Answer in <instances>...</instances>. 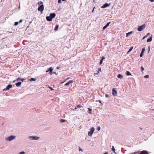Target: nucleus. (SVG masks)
I'll return each mask as SVG.
<instances>
[{"mask_svg": "<svg viewBox=\"0 0 154 154\" xmlns=\"http://www.w3.org/2000/svg\"><path fill=\"white\" fill-rule=\"evenodd\" d=\"M95 8V7H94V8H93V10H92V12H94V9Z\"/></svg>", "mask_w": 154, "mask_h": 154, "instance_id": "48", "label": "nucleus"}, {"mask_svg": "<svg viewBox=\"0 0 154 154\" xmlns=\"http://www.w3.org/2000/svg\"><path fill=\"white\" fill-rule=\"evenodd\" d=\"M100 129V126H98L97 128V130L98 131H99Z\"/></svg>", "mask_w": 154, "mask_h": 154, "instance_id": "37", "label": "nucleus"}, {"mask_svg": "<svg viewBox=\"0 0 154 154\" xmlns=\"http://www.w3.org/2000/svg\"><path fill=\"white\" fill-rule=\"evenodd\" d=\"M53 70V68L52 67H50L46 71V72H49V74L51 75Z\"/></svg>", "mask_w": 154, "mask_h": 154, "instance_id": "7", "label": "nucleus"}, {"mask_svg": "<svg viewBox=\"0 0 154 154\" xmlns=\"http://www.w3.org/2000/svg\"><path fill=\"white\" fill-rule=\"evenodd\" d=\"M19 22H15L14 23V26H17L18 24H19Z\"/></svg>", "mask_w": 154, "mask_h": 154, "instance_id": "27", "label": "nucleus"}, {"mask_svg": "<svg viewBox=\"0 0 154 154\" xmlns=\"http://www.w3.org/2000/svg\"><path fill=\"white\" fill-rule=\"evenodd\" d=\"M16 81H16V80H14L13 81V83H14V82H16Z\"/></svg>", "mask_w": 154, "mask_h": 154, "instance_id": "50", "label": "nucleus"}, {"mask_svg": "<svg viewBox=\"0 0 154 154\" xmlns=\"http://www.w3.org/2000/svg\"><path fill=\"white\" fill-rule=\"evenodd\" d=\"M149 153L146 150H143L140 153V154H148Z\"/></svg>", "mask_w": 154, "mask_h": 154, "instance_id": "12", "label": "nucleus"}, {"mask_svg": "<svg viewBox=\"0 0 154 154\" xmlns=\"http://www.w3.org/2000/svg\"><path fill=\"white\" fill-rule=\"evenodd\" d=\"M112 149L114 153H115V150L113 146H112Z\"/></svg>", "mask_w": 154, "mask_h": 154, "instance_id": "26", "label": "nucleus"}, {"mask_svg": "<svg viewBox=\"0 0 154 154\" xmlns=\"http://www.w3.org/2000/svg\"><path fill=\"white\" fill-rule=\"evenodd\" d=\"M77 108H76V106H75V108H74V109H76Z\"/></svg>", "mask_w": 154, "mask_h": 154, "instance_id": "56", "label": "nucleus"}, {"mask_svg": "<svg viewBox=\"0 0 154 154\" xmlns=\"http://www.w3.org/2000/svg\"><path fill=\"white\" fill-rule=\"evenodd\" d=\"M46 20L48 21H51L52 20V19L49 16H46Z\"/></svg>", "mask_w": 154, "mask_h": 154, "instance_id": "10", "label": "nucleus"}, {"mask_svg": "<svg viewBox=\"0 0 154 154\" xmlns=\"http://www.w3.org/2000/svg\"><path fill=\"white\" fill-rule=\"evenodd\" d=\"M150 2H154V0H149Z\"/></svg>", "mask_w": 154, "mask_h": 154, "instance_id": "51", "label": "nucleus"}, {"mask_svg": "<svg viewBox=\"0 0 154 154\" xmlns=\"http://www.w3.org/2000/svg\"><path fill=\"white\" fill-rule=\"evenodd\" d=\"M26 152L24 151H21L19 153V154H25Z\"/></svg>", "mask_w": 154, "mask_h": 154, "instance_id": "29", "label": "nucleus"}, {"mask_svg": "<svg viewBox=\"0 0 154 154\" xmlns=\"http://www.w3.org/2000/svg\"><path fill=\"white\" fill-rule=\"evenodd\" d=\"M133 46L131 47L130 48V49H129L128 51V53L129 52H130L132 50V49H133Z\"/></svg>", "mask_w": 154, "mask_h": 154, "instance_id": "25", "label": "nucleus"}, {"mask_svg": "<svg viewBox=\"0 0 154 154\" xmlns=\"http://www.w3.org/2000/svg\"><path fill=\"white\" fill-rule=\"evenodd\" d=\"M65 81H66V80H65L64 82H61L60 83V84H62V83H63V82H64Z\"/></svg>", "mask_w": 154, "mask_h": 154, "instance_id": "54", "label": "nucleus"}, {"mask_svg": "<svg viewBox=\"0 0 154 154\" xmlns=\"http://www.w3.org/2000/svg\"><path fill=\"white\" fill-rule=\"evenodd\" d=\"M63 2L66 1V0H62Z\"/></svg>", "mask_w": 154, "mask_h": 154, "instance_id": "55", "label": "nucleus"}, {"mask_svg": "<svg viewBox=\"0 0 154 154\" xmlns=\"http://www.w3.org/2000/svg\"><path fill=\"white\" fill-rule=\"evenodd\" d=\"M141 69L142 70V71H143V70H144V68H143V66H141Z\"/></svg>", "mask_w": 154, "mask_h": 154, "instance_id": "44", "label": "nucleus"}, {"mask_svg": "<svg viewBox=\"0 0 154 154\" xmlns=\"http://www.w3.org/2000/svg\"><path fill=\"white\" fill-rule=\"evenodd\" d=\"M103 61L102 60H101L100 62V64L101 65Z\"/></svg>", "mask_w": 154, "mask_h": 154, "instance_id": "40", "label": "nucleus"}, {"mask_svg": "<svg viewBox=\"0 0 154 154\" xmlns=\"http://www.w3.org/2000/svg\"><path fill=\"white\" fill-rule=\"evenodd\" d=\"M38 5H43L42 4H43V2L42 1H40L39 2H38Z\"/></svg>", "mask_w": 154, "mask_h": 154, "instance_id": "24", "label": "nucleus"}, {"mask_svg": "<svg viewBox=\"0 0 154 154\" xmlns=\"http://www.w3.org/2000/svg\"><path fill=\"white\" fill-rule=\"evenodd\" d=\"M44 5H39L38 10L39 11H40L41 13H42L43 11L44 10Z\"/></svg>", "mask_w": 154, "mask_h": 154, "instance_id": "3", "label": "nucleus"}, {"mask_svg": "<svg viewBox=\"0 0 154 154\" xmlns=\"http://www.w3.org/2000/svg\"><path fill=\"white\" fill-rule=\"evenodd\" d=\"M152 35H151V37H150L148 39H147V42H151L152 40Z\"/></svg>", "mask_w": 154, "mask_h": 154, "instance_id": "16", "label": "nucleus"}, {"mask_svg": "<svg viewBox=\"0 0 154 154\" xmlns=\"http://www.w3.org/2000/svg\"><path fill=\"white\" fill-rule=\"evenodd\" d=\"M23 20L22 19H21L18 22H19V23H21L22 21H23Z\"/></svg>", "mask_w": 154, "mask_h": 154, "instance_id": "38", "label": "nucleus"}, {"mask_svg": "<svg viewBox=\"0 0 154 154\" xmlns=\"http://www.w3.org/2000/svg\"><path fill=\"white\" fill-rule=\"evenodd\" d=\"M29 80L30 81L32 82L33 81H35L36 80V79L35 78H31V79H29Z\"/></svg>", "mask_w": 154, "mask_h": 154, "instance_id": "18", "label": "nucleus"}, {"mask_svg": "<svg viewBox=\"0 0 154 154\" xmlns=\"http://www.w3.org/2000/svg\"><path fill=\"white\" fill-rule=\"evenodd\" d=\"M29 26H27V28H26V29H27V28H29Z\"/></svg>", "mask_w": 154, "mask_h": 154, "instance_id": "57", "label": "nucleus"}, {"mask_svg": "<svg viewBox=\"0 0 154 154\" xmlns=\"http://www.w3.org/2000/svg\"><path fill=\"white\" fill-rule=\"evenodd\" d=\"M98 101L100 103H101V101L100 100H98Z\"/></svg>", "mask_w": 154, "mask_h": 154, "instance_id": "49", "label": "nucleus"}, {"mask_svg": "<svg viewBox=\"0 0 154 154\" xmlns=\"http://www.w3.org/2000/svg\"><path fill=\"white\" fill-rule=\"evenodd\" d=\"M88 111H89L88 113H89L91 114L92 109H91L89 108H88Z\"/></svg>", "mask_w": 154, "mask_h": 154, "instance_id": "28", "label": "nucleus"}, {"mask_svg": "<svg viewBox=\"0 0 154 154\" xmlns=\"http://www.w3.org/2000/svg\"><path fill=\"white\" fill-rule=\"evenodd\" d=\"M110 23H111L110 22L108 23H107V24L106 25V26L107 27L109 26V24Z\"/></svg>", "mask_w": 154, "mask_h": 154, "instance_id": "32", "label": "nucleus"}, {"mask_svg": "<svg viewBox=\"0 0 154 154\" xmlns=\"http://www.w3.org/2000/svg\"><path fill=\"white\" fill-rule=\"evenodd\" d=\"M150 35V33H148L146 35H147V36L149 35Z\"/></svg>", "mask_w": 154, "mask_h": 154, "instance_id": "47", "label": "nucleus"}, {"mask_svg": "<svg viewBox=\"0 0 154 154\" xmlns=\"http://www.w3.org/2000/svg\"><path fill=\"white\" fill-rule=\"evenodd\" d=\"M22 84V82H18L15 83V85L17 87H20L21 86V85Z\"/></svg>", "mask_w": 154, "mask_h": 154, "instance_id": "13", "label": "nucleus"}, {"mask_svg": "<svg viewBox=\"0 0 154 154\" xmlns=\"http://www.w3.org/2000/svg\"><path fill=\"white\" fill-rule=\"evenodd\" d=\"M144 78H149V76L148 75H146L144 76Z\"/></svg>", "mask_w": 154, "mask_h": 154, "instance_id": "35", "label": "nucleus"}, {"mask_svg": "<svg viewBox=\"0 0 154 154\" xmlns=\"http://www.w3.org/2000/svg\"><path fill=\"white\" fill-rule=\"evenodd\" d=\"M16 137V136L11 135L10 136L8 137L7 138H6L5 140L9 141H11V140L15 139Z\"/></svg>", "mask_w": 154, "mask_h": 154, "instance_id": "1", "label": "nucleus"}, {"mask_svg": "<svg viewBox=\"0 0 154 154\" xmlns=\"http://www.w3.org/2000/svg\"><path fill=\"white\" fill-rule=\"evenodd\" d=\"M56 14L55 13H51L50 14V16L53 19L56 16Z\"/></svg>", "mask_w": 154, "mask_h": 154, "instance_id": "9", "label": "nucleus"}, {"mask_svg": "<svg viewBox=\"0 0 154 154\" xmlns=\"http://www.w3.org/2000/svg\"><path fill=\"white\" fill-rule=\"evenodd\" d=\"M117 92L116 90V88H114L112 90V94L114 96H115L117 95Z\"/></svg>", "mask_w": 154, "mask_h": 154, "instance_id": "8", "label": "nucleus"}, {"mask_svg": "<svg viewBox=\"0 0 154 154\" xmlns=\"http://www.w3.org/2000/svg\"><path fill=\"white\" fill-rule=\"evenodd\" d=\"M132 31H131L126 34V36L128 37V35L132 33Z\"/></svg>", "mask_w": 154, "mask_h": 154, "instance_id": "23", "label": "nucleus"}, {"mask_svg": "<svg viewBox=\"0 0 154 154\" xmlns=\"http://www.w3.org/2000/svg\"><path fill=\"white\" fill-rule=\"evenodd\" d=\"M66 121L64 119H61L60 120V122L61 123H63Z\"/></svg>", "mask_w": 154, "mask_h": 154, "instance_id": "22", "label": "nucleus"}, {"mask_svg": "<svg viewBox=\"0 0 154 154\" xmlns=\"http://www.w3.org/2000/svg\"><path fill=\"white\" fill-rule=\"evenodd\" d=\"M145 24L143 25H142L140 26L139 28H138L137 30L139 31H141L143 29L145 28Z\"/></svg>", "mask_w": 154, "mask_h": 154, "instance_id": "6", "label": "nucleus"}, {"mask_svg": "<svg viewBox=\"0 0 154 154\" xmlns=\"http://www.w3.org/2000/svg\"><path fill=\"white\" fill-rule=\"evenodd\" d=\"M126 74L127 75H131V73L129 71H126Z\"/></svg>", "mask_w": 154, "mask_h": 154, "instance_id": "21", "label": "nucleus"}, {"mask_svg": "<svg viewBox=\"0 0 154 154\" xmlns=\"http://www.w3.org/2000/svg\"><path fill=\"white\" fill-rule=\"evenodd\" d=\"M79 151H81L82 152L83 151L82 149H81L80 147H79Z\"/></svg>", "mask_w": 154, "mask_h": 154, "instance_id": "36", "label": "nucleus"}, {"mask_svg": "<svg viewBox=\"0 0 154 154\" xmlns=\"http://www.w3.org/2000/svg\"><path fill=\"white\" fill-rule=\"evenodd\" d=\"M117 77L119 78L122 79L123 78V76L120 74H119L117 75Z\"/></svg>", "mask_w": 154, "mask_h": 154, "instance_id": "19", "label": "nucleus"}, {"mask_svg": "<svg viewBox=\"0 0 154 154\" xmlns=\"http://www.w3.org/2000/svg\"><path fill=\"white\" fill-rule=\"evenodd\" d=\"M54 74H57L55 72H52Z\"/></svg>", "mask_w": 154, "mask_h": 154, "instance_id": "43", "label": "nucleus"}, {"mask_svg": "<svg viewBox=\"0 0 154 154\" xmlns=\"http://www.w3.org/2000/svg\"><path fill=\"white\" fill-rule=\"evenodd\" d=\"M25 79L24 78H21L20 77L16 79L17 81H18L19 80H20L22 81V82H23L24 80H25Z\"/></svg>", "mask_w": 154, "mask_h": 154, "instance_id": "14", "label": "nucleus"}, {"mask_svg": "<svg viewBox=\"0 0 154 154\" xmlns=\"http://www.w3.org/2000/svg\"><path fill=\"white\" fill-rule=\"evenodd\" d=\"M107 27H106V25L104 26L103 28V30L105 29Z\"/></svg>", "mask_w": 154, "mask_h": 154, "instance_id": "34", "label": "nucleus"}, {"mask_svg": "<svg viewBox=\"0 0 154 154\" xmlns=\"http://www.w3.org/2000/svg\"><path fill=\"white\" fill-rule=\"evenodd\" d=\"M57 69H59L60 68V67H57Z\"/></svg>", "mask_w": 154, "mask_h": 154, "instance_id": "58", "label": "nucleus"}, {"mask_svg": "<svg viewBox=\"0 0 154 154\" xmlns=\"http://www.w3.org/2000/svg\"><path fill=\"white\" fill-rule=\"evenodd\" d=\"M58 3H61V0H58Z\"/></svg>", "mask_w": 154, "mask_h": 154, "instance_id": "39", "label": "nucleus"}, {"mask_svg": "<svg viewBox=\"0 0 154 154\" xmlns=\"http://www.w3.org/2000/svg\"><path fill=\"white\" fill-rule=\"evenodd\" d=\"M105 59V57H102V59H101V60H102V61H103V59Z\"/></svg>", "mask_w": 154, "mask_h": 154, "instance_id": "45", "label": "nucleus"}, {"mask_svg": "<svg viewBox=\"0 0 154 154\" xmlns=\"http://www.w3.org/2000/svg\"><path fill=\"white\" fill-rule=\"evenodd\" d=\"M59 25H58V24H57L56 26H55V28L54 29V30L55 31H57L58 29V28H59Z\"/></svg>", "mask_w": 154, "mask_h": 154, "instance_id": "17", "label": "nucleus"}, {"mask_svg": "<svg viewBox=\"0 0 154 154\" xmlns=\"http://www.w3.org/2000/svg\"><path fill=\"white\" fill-rule=\"evenodd\" d=\"M32 23V21H31L30 22H29V24H30V23Z\"/></svg>", "mask_w": 154, "mask_h": 154, "instance_id": "53", "label": "nucleus"}, {"mask_svg": "<svg viewBox=\"0 0 154 154\" xmlns=\"http://www.w3.org/2000/svg\"><path fill=\"white\" fill-rule=\"evenodd\" d=\"M82 106L80 105H78V108H79L81 107Z\"/></svg>", "mask_w": 154, "mask_h": 154, "instance_id": "46", "label": "nucleus"}, {"mask_svg": "<svg viewBox=\"0 0 154 154\" xmlns=\"http://www.w3.org/2000/svg\"><path fill=\"white\" fill-rule=\"evenodd\" d=\"M28 139L32 140H38L39 138V137L35 136H29L28 137Z\"/></svg>", "mask_w": 154, "mask_h": 154, "instance_id": "2", "label": "nucleus"}, {"mask_svg": "<svg viewBox=\"0 0 154 154\" xmlns=\"http://www.w3.org/2000/svg\"><path fill=\"white\" fill-rule=\"evenodd\" d=\"M140 128L141 130H142V128Z\"/></svg>", "mask_w": 154, "mask_h": 154, "instance_id": "59", "label": "nucleus"}, {"mask_svg": "<svg viewBox=\"0 0 154 154\" xmlns=\"http://www.w3.org/2000/svg\"><path fill=\"white\" fill-rule=\"evenodd\" d=\"M73 82L72 80H69L68 82L66 83L65 85V86L68 85L70 83H72Z\"/></svg>", "mask_w": 154, "mask_h": 154, "instance_id": "15", "label": "nucleus"}, {"mask_svg": "<svg viewBox=\"0 0 154 154\" xmlns=\"http://www.w3.org/2000/svg\"><path fill=\"white\" fill-rule=\"evenodd\" d=\"M12 85L10 84L9 85H7V86L6 88L4 89L3 90V91H6L10 89V88H12Z\"/></svg>", "mask_w": 154, "mask_h": 154, "instance_id": "5", "label": "nucleus"}, {"mask_svg": "<svg viewBox=\"0 0 154 154\" xmlns=\"http://www.w3.org/2000/svg\"><path fill=\"white\" fill-rule=\"evenodd\" d=\"M105 96H106V97H109V95L107 94H106Z\"/></svg>", "mask_w": 154, "mask_h": 154, "instance_id": "42", "label": "nucleus"}, {"mask_svg": "<svg viewBox=\"0 0 154 154\" xmlns=\"http://www.w3.org/2000/svg\"><path fill=\"white\" fill-rule=\"evenodd\" d=\"M48 88L50 89L51 91H53L54 90V89H53L52 87L50 86L48 87Z\"/></svg>", "mask_w": 154, "mask_h": 154, "instance_id": "31", "label": "nucleus"}, {"mask_svg": "<svg viewBox=\"0 0 154 154\" xmlns=\"http://www.w3.org/2000/svg\"><path fill=\"white\" fill-rule=\"evenodd\" d=\"M94 131V127H92L90 131L88 132V135L89 136H91L92 135Z\"/></svg>", "mask_w": 154, "mask_h": 154, "instance_id": "4", "label": "nucleus"}, {"mask_svg": "<svg viewBox=\"0 0 154 154\" xmlns=\"http://www.w3.org/2000/svg\"><path fill=\"white\" fill-rule=\"evenodd\" d=\"M99 71H101V68H99L98 69V71H97V73H95L94 74H97L99 72Z\"/></svg>", "mask_w": 154, "mask_h": 154, "instance_id": "20", "label": "nucleus"}, {"mask_svg": "<svg viewBox=\"0 0 154 154\" xmlns=\"http://www.w3.org/2000/svg\"><path fill=\"white\" fill-rule=\"evenodd\" d=\"M143 53L141 52V53L140 54V57H142L143 56Z\"/></svg>", "mask_w": 154, "mask_h": 154, "instance_id": "33", "label": "nucleus"}, {"mask_svg": "<svg viewBox=\"0 0 154 154\" xmlns=\"http://www.w3.org/2000/svg\"><path fill=\"white\" fill-rule=\"evenodd\" d=\"M110 5V4H108V3H105L104 5L101 7V8H105L109 6Z\"/></svg>", "mask_w": 154, "mask_h": 154, "instance_id": "11", "label": "nucleus"}, {"mask_svg": "<svg viewBox=\"0 0 154 154\" xmlns=\"http://www.w3.org/2000/svg\"><path fill=\"white\" fill-rule=\"evenodd\" d=\"M11 82H10V83L11 84Z\"/></svg>", "mask_w": 154, "mask_h": 154, "instance_id": "60", "label": "nucleus"}, {"mask_svg": "<svg viewBox=\"0 0 154 154\" xmlns=\"http://www.w3.org/2000/svg\"><path fill=\"white\" fill-rule=\"evenodd\" d=\"M103 154H108V152H105V153H104Z\"/></svg>", "mask_w": 154, "mask_h": 154, "instance_id": "52", "label": "nucleus"}, {"mask_svg": "<svg viewBox=\"0 0 154 154\" xmlns=\"http://www.w3.org/2000/svg\"><path fill=\"white\" fill-rule=\"evenodd\" d=\"M145 48H143L142 49V51L141 52L142 53H144V52L145 51Z\"/></svg>", "mask_w": 154, "mask_h": 154, "instance_id": "30", "label": "nucleus"}, {"mask_svg": "<svg viewBox=\"0 0 154 154\" xmlns=\"http://www.w3.org/2000/svg\"><path fill=\"white\" fill-rule=\"evenodd\" d=\"M146 37H147V35H145V36H144L142 38V40L144 39Z\"/></svg>", "mask_w": 154, "mask_h": 154, "instance_id": "41", "label": "nucleus"}]
</instances>
